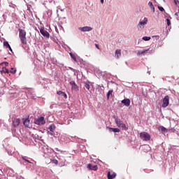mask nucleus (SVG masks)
Masks as SVG:
<instances>
[{"label": "nucleus", "instance_id": "f257e3e1", "mask_svg": "<svg viewBox=\"0 0 179 179\" xmlns=\"http://www.w3.org/2000/svg\"><path fill=\"white\" fill-rule=\"evenodd\" d=\"M20 124V119L14 117L12 118V127L11 131L13 133V136H15V138H19L20 135H22V132L20 131V129H19V125Z\"/></svg>", "mask_w": 179, "mask_h": 179}, {"label": "nucleus", "instance_id": "f03ea898", "mask_svg": "<svg viewBox=\"0 0 179 179\" xmlns=\"http://www.w3.org/2000/svg\"><path fill=\"white\" fill-rule=\"evenodd\" d=\"M41 152L44 154L43 156L47 160L49 157H52V153L55 151L51 148H49L48 145H43L41 148Z\"/></svg>", "mask_w": 179, "mask_h": 179}, {"label": "nucleus", "instance_id": "7ed1b4c3", "mask_svg": "<svg viewBox=\"0 0 179 179\" xmlns=\"http://www.w3.org/2000/svg\"><path fill=\"white\" fill-rule=\"evenodd\" d=\"M19 38L22 44H27V39H26V31L24 29H19Z\"/></svg>", "mask_w": 179, "mask_h": 179}, {"label": "nucleus", "instance_id": "20e7f679", "mask_svg": "<svg viewBox=\"0 0 179 179\" xmlns=\"http://www.w3.org/2000/svg\"><path fill=\"white\" fill-rule=\"evenodd\" d=\"M139 135L142 141H145V142H149V141H150V134H149V133L143 131L140 133Z\"/></svg>", "mask_w": 179, "mask_h": 179}, {"label": "nucleus", "instance_id": "39448f33", "mask_svg": "<svg viewBox=\"0 0 179 179\" xmlns=\"http://www.w3.org/2000/svg\"><path fill=\"white\" fill-rule=\"evenodd\" d=\"M34 124L36 125H44L45 124V119L43 116L38 117L34 120Z\"/></svg>", "mask_w": 179, "mask_h": 179}, {"label": "nucleus", "instance_id": "423d86ee", "mask_svg": "<svg viewBox=\"0 0 179 179\" xmlns=\"http://www.w3.org/2000/svg\"><path fill=\"white\" fill-rule=\"evenodd\" d=\"M148 24V17H144L143 20L140 21L137 25L138 29H143Z\"/></svg>", "mask_w": 179, "mask_h": 179}, {"label": "nucleus", "instance_id": "0eeeda50", "mask_svg": "<svg viewBox=\"0 0 179 179\" xmlns=\"http://www.w3.org/2000/svg\"><path fill=\"white\" fill-rule=\"evenodd\" d=\"M59 141L60 143H66L68 142V137L66 136V134H59Z\"/></svg>", "mask_w": 179, "mask_h": 179}, {"label": "nucleus", "instance_id": "6e6552de", "mask_svg": "<svg viewBox=\"0 0 179 179\" xmlns=\"http://www.w3.org/2000/svg\"><path fill=\"white\" fill-rule=\"evenodd\" d=\"M169 103H170V96H169V95H166L163 99V103H162L163 108H166V107H168Z\"/></svg>", "mask_w": 179, "mask_h": 179}, {"label": "nucleus", "instance_id": "1a4fd4ad", "mask_svg": "<svg viewBox=\"0 0 179 179\" xmlns=\"http://www.w3.org/2000/svg\"><path fill=\"white\" fill-rule=\"evenodd\" d=\"M39 30L41 34H42L43 37H45L46 38H50V33H48V31L44 29V27L40 28Z\"/></svg>", "mask_w": 179, "mask_h": 179}, {"label": "nucleus", "instance_id": "9d476101", "mask_svg": "<svg viewBox=\"0 0 179 179\" xmlns=\"http://www.w3.org/2000/svg\"><path fill=\"white\" fill-rule=\"evenodd\" d=\"M115 124L118 128H121V124L123 123L122 120L118 117L117 115H113Z\"/></svg>", "mask_w": 179, "mask_h": 179}, {"label": "nucleus", "instance_id": "9b49d317", "mask_svg": "<svg viewBox=\"0 0 179 179\" xmlns=\"http://www.w3.org/2000/svg\"><path fill=\"white\" fill-rule=\"evenodd\" d=\"M78 30H80V31L86 32V31H92L93 30V28L91 27H79Z\"/></svg>", "mask_w": 179, "mask_h": 179}, {"label": "nucleus", "instance_id": "f8f14e48", "mask_svg": "<svg viewBox=\"0 0 179 179\" xmlns=\"http://www.w3.org/2000/svg\"><path fill=\"white\" fill-rule=\"evenodd\" d=\"M70 85L71 86L72 90H75L76 92H78V90H79V87L78 86V85H76V83H75V81H71Z\"/></svg>", "mask_w": 179, "mask_h": 179}, {"label": "nucleus", "instance_id": "ddd939ff", "mask_svg": "<svg viewBox=\"0 0 179 179\" xmlns=\"http://www.w3.org/2000/svg\"><path fill=\"white\" fill-rule=\"evenodd\" d=\"M122 104H124L126 107H129L131 106V99H124L121 101Z\"/></svg>", "mask_w": 179, "mask_h": 179}, {"label": "nucleus", "instance_id": "4468645a", "mask_svg": "<svg viewBox=\"0 0 179 179\" xmlns=\"http://www.w3.org/2000/svg\"><path fill=\"white\" fill-rule=\"evenodd\" d=\"M46 163L48 164H50V163H52L53 164H55V166H57L58 165V160L52 159L51 157H49L46 159Z\"/></svg>", "mask_w": 179, "mask_h": 179}, {"label": "nucleus", "instance_id": "2eb2a0df", "mask_svg": "<svg viewBox=\"0 0 179 179\" xmlns=\"http://www.w3.org/2000/svg\"><path fill=\"white\" fill-rule=\"evenodd\" d=\"M22 159L25 162V163H29V164H33V162H34L31 158H29L27 157H22Z\"/></svg>", "mask_w": 179, "mask_h": 179}, {"label": "nucleus", "instance_id": "dca6fc26", "mask_svg": "<svg viewBox=\"0 0 179 179\" xmlns=\"http://www.w3.org/2000/svg\"><path fill=\"white\" fill-rule=\"evenodd\" d=\"M27 94L31 99H36V93L33 90H29L27 91Z\"/></svg>", "mask_w": 179, "mask_h": 179}, {"label": "nucleus", "instance_id": "f3484780", "mask_svg": "<svg viewBox=\"0 0 179 179\" xmlns=\"http://www.w3.org/2000/svg\"><path fill=\"white\" fill-rule=\"evenodd\" d=\"M115 177H117V173H115V172H113V171L108 172V179L115 178Z\"/></svg>", "mask_w": 179, "mask_h": 179}, {"label": "nucleus", "instance_id": "a211bd4d", "mask_svg": "<svg viewBox=\"0 0 179 179\" xmlns=\"http://www.w3.org/2000/svg\"><path fill=\"white\" fill-rule=\"evenodd\" d=\"M55 128H57V127H55V124H52L49 126L48 129L50 130V135H54V131H55Z\"/></svg>", "mask_w": 179, "mask_h": 179}, {"label": "nucleus", "instance_id": "6ab92c4d", "mask_svg": "<svg viewBox=\"0 0 179 179\" xmlns=\"http://www.w3.org/2000/svg\"><path fill=\"white\" fill-rule=\"evenodd\" d=\"M57 94L58 96H61L62 97H64V99H67L68 96L66 95V93L62 92V91H57Z\"/></svg>", "mask_w": 179, "mask_h": 179}, {"label": "nucleus", "instance_id": "aec40b11", "mask_svg": "<svg viewBox=\"0 0 179 179\" xmlns=\"http://www.w3.org/2000/svg\"><path fill=\"white\" fill-rule=\"evenodd\" d=\"M87 169L89 170H93L94 171H97V166L96 165L92 166V164H89L87 165Z\"/></svg>", "mask_w": 179, "mask_h": 179}, {"label": "nucleus", "instance_id": "412c9836", "mask_svg": "<svg viewBox=\"0 0 179 179\" xmlns=\"http://www.w3.org/2000/svg\"><path fill=\"white\" fill-rule=\"evenodd\" d=\"M83 83H84V87H85L87 90H90V82H89V81H85Z\"/></svg>", "mask_w": 179, "mask_h": 179}, {"label": "nucleus", "instance_id": "4be33fe9", "mask_svg": "<svg viewBox=\"0 0 179 179\" xmlns=\"http://www.w3.org/2000/svg\"><path fill=\"white\" fill-rule=\"evenodd\" d=\"M110 132H120V129L118 128H113V127H108Z\"/></svg>", "mask_w": 179, "mask_h": 179}, {"label": "nucleus", "instance_id": "5701e85b", "mask_svg": "<svg viewBox=\"0 0 179 179\" xmlns=\"http://www.w3.org/2000/svg\"><path fill=\"white\" fill-rule=\"evenodd\" d=\"M30 124V120H29V118H25L23 120V124L24 125V127H29Z\"/></svg>", "mask_w": 179, "mask_h": 179}, {"label": "nucleus", "instance_id": "b1692460", "mask_svg": "<svg viewBox=\"0 0 179 179\" xmlns=\"http://www.w3.org/2000/svg\"><path fill=\"white\" fill-rule=\"evenodd\" d=\"M145 55H149V54H154L155 52V50L153 49H147V50H145Z\"/></svg>", "mask_w": 179, "mask_h": 179}, {"label": "nucleus", "instance_id": "393cba45", "mask_svg": "<svg viewBox=\"0 0 179 179\" xmlns=\"http://www.w3.org/2000/svg\"><path fill=\"white\" fill-rule=\"evenodd\" d=\"M120 128H122L123 131H128V126H127L126 124L122 123V124L120 125Z\"/></svg>", "mask_w": 179, "mask_h": 179}, {"label": "nucleus", "instance_id": "a878e982", "mask_svg": "<svg viewBox=\"0 0 179 179\" xmlns=\"http://www.w3.org/2000/svg\"><path fill=\"white\" fill-rule=\"evenodd\" d=\"M115 57L116 58H120V57H121V50H115Z\"/></svg>", "mask_w": 179, "mask_h": 179}, {"label": "nucleus", "instance_id": "bb28decb", "mask_svg": "<svg viewBox=\"0 0 179 179\" xmlns=\"http://www.w3.org/2000/svg\"><path fill=\"white\" fill-rule=\"evenodd\" d=\"M137 55H146V51L144 50H138Z\"/></svg>", "mask_w": 179, "mask_h": 179}, {"label": "nucleus", "instance_id": "cd10ccee", "mask_svg": "<svg viewBox=\"0 0 179 179\" xmlns=\"http://www.w3.org/2000/svg\"><path fill=\"white\" fill-rule=\"evenodd\" d=\"M148 5L150 9H152V12L155 13V6H153V3H152L151 1H149Z\"/></svg>", "mask_w": 179, "mask_h": 179}, {"label": "nucleus", "instance_id": "c85d7f7f", "mask_svg": "<svg viewBox=\"0 0 179 179\" xmlns=\"http://www.w3.org/2000/svg\"><path fill=\"white\" fill-rule=\"evenodd\" d=\"M113 92H114L113 90H110L106 94L107 99H110V96H113Z\"/></svg>", "mask_w": 179, "mask_h": 179}, {"label": "nucleus", "instance_id": "c756f323", "mask_svg": "<svg viewBox=\"0 0 179 179\" xmlns=\"http://www.w3.org/2000/svg\"><path fill=\"white\" fill-rule=\"evenodd\" d=\"M1 73H9V70L5 67H3L2 70L1 71Z\"/></svg>", "mask_w": 179, "mask_h": 179}, {"label": "nucleus", "instance_id": "7c9ffc66", "mask_svg": "<svg viewBox=\"0 0 179 179\" xmlns=\"http://www.w3.org/2000/svg\"><path fill=\"white\" fill-rule=\"evenodd\" d=\"M3 47H5L6 48H8L10 46L9 42H8L7 41H3Z\"/></svg>", "mask_w": 179, "mask_h": 179}, {"label": "nucleus", "instance_id": "2f4dec72", "mask_svg": "<svg viewBox=\"0 0 179 179\" xmlns=\"http://www.w3.org/2000/svg\"><path fill=\"white\" fill-rule=\"evenodd\" d=\"M55 150H56V152H60L61 155H66V152L62 151L58 148H55Z\"/></svg>", "mask_w": 179, "mask_h": 179}, {"label": "nucleus", "instance_id": "473e14b6", "mask_svg": "<svg viewBox=\"0 0 179 179\" xmlns=\"http://www.w3.org/2000/svg\"><path fill=\"white\" fill-rule=\"evenodd\" d=\"M97 89H100L101 90H104V86H103V84L101 85H96Z\"/></svg>", "mask_w": 179, "mask_h": 179}, {"label": "nucleus", "instance_id": "72a5a7b5", "mask_svg": "<svg viewBox=\"0 0 179 179\" xmlns=\"http://www.w3.org/2000/svg\"><path fill=\"white\" fill-rule=\"evenodd\" d=\"M150 36H143V40H144V41H149V40H150Z\"/></svg>", "mask_w": 179, "mask_h": 179}, {"label": "nucleus", "instance_id": "f704fd0d", "mask_svg": "<svg viewBox=\"0 0 179 179\" xmlns=\"http://www.w3.org/2000/svg\"><path fill=\"white\" fill-rule=\"evenodd\" d=\"M158 9L160 10V12H166V10H164V8L162 6H158Z\"/></svg>", "mask_w": 179, "mask_h": 179}, {"label": "nucleus", "instance_id": "c9c22d12", "mask_svg": "<svg viewBox=\"0 0 179 179\" xmlns=\"http://www.w3.org/2000/svg\"><path fill=\"white\" fill-rule=\"evenodd\" d=\"M10 73L15 74L16 73V69L11 68V70L10 71Z\"/></svg>", "mask_w": 179, "mask_h": 179}, {"label": "nucleus", "instance_id": "e433bc0d", "mask_svg": "<svg viewBox=\"0 0 179 179\" xmlns=\"http://www.w3.org/2000/svg\"><path fill=\"white\" fill-rule=\"evenodd\" d=\"M161 131L162 132H166V131H167V129H166V127H161Z\"/></svg>", "mask_w": 179, "mask_h": 179}, {"label": "nucleus", "instance_id": "4c0bfd02", "mask_svg": "<svg viewBox=\"0 0 179 179\" xmlns=\"http://www.w3.org/2000/svg\"><path fill=\"white\" fill-rule=\"evenodd\" d=\"M166 23L167 26H170L171 24V22H170V20L169 18L166 19Z\"/></svg>", "mask_w": 179, "mask_h": 179}, {"label": "nucleus", "instance_id": "58836bf2", "mask_svg": "<svg viewBox=\"0 0 179 179\" xmlns=\"http://www.w3.org/2000/svg\"><path fill=\"white\" fill-rule=\"evenodd\" d=\"M71 58H72V59H73V61H75V62H77L76 57L75 56V55H73L71 56Z\"/></svg>", "mask_w": 179, "mask_h": 179}, {"label": "nucleus", "instance_id": "ea45409f", "mask_svg": "<svg viewBox=\"0 0 179 179\" xmlns=\"http://www.w3.org/2000/svg\"><path fill=\"white\" fill-rule=\"evenodd\" d=\"M3 65H5V66H8V65H9V63H8V62H2Z\"/></svg>", "mask_w": 179, "mask_h": 179}, {"label": "nucleus", "instance_id": "a19ab883", "mask_svg": "<svg viewBox=\"0 0 179 179\" xmlns=\"http://www.w3.org/2000/svg\"><path fill=\"white\" fill-rule=\"evenodd\" d=\"M8 155H9L10 156H12V155H13V152L8 151Z\"/></svg>", "mask_w": 179, "mask_h": 179}, {"label": "nucleus", "instance_id": "79ce46f5", "mask_svg": "<svg viewBox=\"0 0 179 179\" xmlns=\"http://www.w3.org/2000/svg\"><path fill=\"white\" fill-rule=\"evenodd\" d=\"M57 66H60V67L64 66L63 64L57 63Z\"/></svg>", "mask_w": 179, "mask_h": 179}, {"label": "nucleus", "instance_id": "37998d69", "mask_svg": "<svg viewBox=\"0 0 179 179\" xmlns=\"http://www.w3.org/2000/svg\"><path fill=\"white\" fill-rule=\"evenodd\" d=\"M8 48L10 51V52H13V50H12V48L10 46L9 48Z\"/></svg>", "mask_w": 179, "mask_h": 179}, {"label": "nucleus", "instance_id": "c03bdc74", "mask_svg": "<svg viewBox=\"0 0 179 179\" xmlns=\"http://www.w3.org/2000/svg\"><path fill=\"white\" fill-rule=\"evenodd\" d=\"M174 2L176 3V5H177V3H179V1L178 0H174Z\"/></svg>", "mask_w": 179, "mask_h": 179}, {"label": "nucleus", "instance_id": "a18cd8bd", "mask_svg": "<svg viewBox=\"0 0 179 179\" xmlns=\"http://www.w3.org/2000/svg\"><path fill=\"white\" fill-rule=\"evenodd\" d=\"M95 46H96V48L98 50H99V49H100V48L99 47V45L95 44Z\"/></svg>", "mask_w": 179, "mask_h": 179}, {"label": "nucleus", "instance_id": "49530a36", "mask_svg": "<svg viewBox=\"0 0 179 179\" xmlns=\"http://www.w3.org/2000/svg\"><path fill=\"white\" fill-rule=\"evenodd\" d=\"M101 3H104V0H100Z\"/></svg>", "mask_w": 179, "mask_h": 179}, {"label": "nucleus", "instance_id": "de8ad7c7", "mask_svg": "<svg viewBox=\"0 0 179 179\" xmlns=\"http://www.w3.org/2000/svg\"><path fill=\"white\" fill-rule=\"evenodd\" d=\"M69 55H70V57H72L73 55V54H72V52H70Z\"/></svg>", "mask_w": 179, "mask_h": 179}, {"label": "nucleus", "instance_id": "09e8293b", "mask_svg": "<svg viewBox=\"0 0 179 179\" xmlns=\"http://www.w3.org/2000/svg\"><path fill=\"white\" fill-rule=\"evenodd\" d=\"M148 75H150V71H148Z\"/></svg>", "mask_w": 179, "mask_h": 179}, {"label": "nucleus", "instance_id": "8fccbe9b", "mask_svg": "<svg viewBox=\"0 0 179 179\" xmlns=\"http://www.w3.org/2000/svg\"><path fill=\"white\" fill-rule=\"evenodd\" d=\"M60 10H61V12H64V10H62V9H61Z\"/></svg>", "mask_w": 179, "mask_h": 179}, {"label": "nucleus", "instance_id": "3c124183", "mask_svg": "<svg viewBox=\"0 0 179 179\" xmlns=\"http://www.w3.org/2000/svg\"><path fill=\"white\" fill-rule=\"evenodd\" d=\"M10 6L11 7L12 6L10 5ZM11 8H13V6H12Z\"/></svg>", "mask_w": 179, "mask_h": 179}, {"label": "nucleus", "instance_id": "603ef678", "mask_svg": "<svg viewBox=\"0 0 179 179\" xmlns=\"http://www.w3.org/2000/svg\"><path fill=\"white\" fill-rule=\"evenodd\" d=\"M55 155H58V153H56V152H55Z\"/></svg>", "mask_w": 179, "mask_h": 179}, {"label": "nucleus", "instance_id": "864d4df0", "mask_svg": "<svg viewBox=\"0 0 179 179\" xmlns=\"http://www.w3.org/2000/svg\"><path fill=\"white\" fill-rule=\"evenodd\" d=\"M175 15H177V13H175Z\"/></svg>", "mask_w": 179, "mask_h": 179}]
</instances>
